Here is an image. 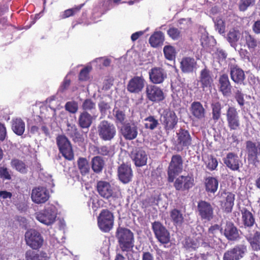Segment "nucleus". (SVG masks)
<instances>
[{"label": "nucleus", "instance_id": "nucleus-1", "mask_svg": "<svg viewBox=\"0 0 260 260\" xmlns=\"http://www.w3.org/2000/svg\"><path fill=\"white\" fill-rule=\"evenodd\" d=\"M115 237L122 252H128L133 250L135 245V237L130 229L119 226L116 230Z\"/></svg>", "mask_w": 260, "mask_h": 260}, {"label": "nucleus", "instance_id": "nucleus-2", "mask_svg": "<svg viewBox=\"0 0 260 260\" xmlns=\"http://www.w3.org/2000/svg\"><path fill=\"white\" fill-rule=\"evenodd\" d=\"M98 225L101 231L109 232L113 228L114 216L108 209H103L97 217Z\"/></svg>", "mask_w": 260, "mask_h": 260}, {"label": "nucleus", "instance_id": "nucleus-3", "mask_svg": "<svg viewBox=\"0 0 260 260\" xmlns=\"http://www.w3.org/2000/svg\"><path fill=\"white\" fill-rule=\"evenodd\" d=\"M183 160L180 154L173 155L169 164L167 170L168 180L173 182L177 175L182 172Z\"/></svg>", "mask_w": 260, "mask_h": 260}, {"label": "nucleus", "instance_id": "nucleus-4", "mask_svg": "<svg viewBox=\"0 0 260 260\" xmlns=\"http://www.w3.org/2000/svg\"><path fill=\"white\" fill-rule=\"evenodd\" d=\"M98 133L100 138L104 141H110L116 135V129L112 123L108 120H103L98 126Z\"/></svg>", "mask_w": 260, "mask_h": 260}, {"label": "nucleus", "instance_id": "nucleus-5", "mask_svg": "<svg viewBox=\"0 0 260 260\" xmlns=\"http://www.w3.org/2000/svg\"><path fill=\"white\" fill-rule=\"evenodd\" d=\"M159 121L166 132L173 129L176 126L178 119L175 112L169 108L164 109L160 114Z\"/></svg>", "mask_w": 260, "mask_h": 260}, {"label": "nucleus", "instance_id": "nucleus-6", "mask_svg": "<svg viewBox=\"0 0 260 260\" xmlns=\"http://www.w3.org/2000/svg\"><path fill=\"white\" fill-rule=\"evenodd\" d=\"M57 211L55 206L50 205L36 213V219L40 222L49 225L56 220Z\"/></svg>", "mask_w": 260, "mask_h": 260}, {"label": "nucleus", "instance_id": "nucleus-7", "mask_svg": "<svg viewBox=\"0 0 260 260\" xmlns=\"http://www.w3.org/2000/svg\"><path fill=\"white\" fill-rule=\"evenodd\" d=\"M26 244L32 250H39L43 246L44 239L39 232L34 229L27 230L24 235Z\"/></svg>", "mask_w": 260, "mask_h": 260}, {"label": "nucleus", "instance_id": "nucleus-8", "mask_svg": "<svg viewBox=\"0 0 260 260\" xmlns=\"http://www.w3.org/2000/svg\"><path fill=\"white\" fill-rule=\"evenodd\" d=\"M56 144L59 151L66 159L72 160L74 154L70 141L64 135H60L56 137Z\"/></svg>", "mask_w": 260, "mask_h": 260}, {"label": "nucleus", "instance_id": "nucleus-9", "mask_svg": "<svg viewBox=\"0 0 260 260\" xmlns=\"http://www.w3.org/2000/svg\"><path fill=\"white\" fill-rule=\"evenodd\" d=\"M225 117L228 127L231 131H237L240 128V118L236 108L229 106L226 111Z\"/></svg>", "mask_w": 260, "mask_h": 260}, {"label": "nucleus", "instance_id": "nucleus-10", "mask_svg": "<svg viewBox=\"0 0 260 260\" xmlns=\"http://www.w3.org/2000/svg\"><path fill=\"white\" fill-rule=\"evenodd\" d=\"M197 212L201 219L205 221H210L214 217L213 205L205 200H201L198 202Z\"/></svg>", "mask_w": 260, "mask_h": 260}, {"label": "nucleus", "instance_id": "nucleus-11", "mask_svg": "<svg viewBox=\"0 0 260 260\" xmlns=\"http://www.w3.org/2000/svg\"><path fill=\"white\" fill-rule=\"evenodd\" d=\"M147 99L153 103H159L165 99L162 89L154 84L147 85L145 89Z\"/></svg>", "mask_w": 260, "mask_h": 260}, {"label": "nucleus", "instance_id": "nucleus-12", "mask_svg": "<svg viewBox=\"0 0 260 260\" xmlns=\"http://www.w3.org/2000/svg\"><path fill=\"white\" fill-rule=\"evenodd\" d=\"M152 229L157 240L162 244H167L170 241V233L159 221L152 223Z\"/></svg>", "mask_w": 260, "mask_h": 260}, {"label": "nucleus", "instance_id": "nucleus-13", "mask_svg": "<svg viewBox=\"0 0 260 260\" xmlns=\"http://www.w3.org/2000/svg\"><path fill=\"white\" fill-rule=\"evenodd\" d=\"M194 185V180L192 176L181 175L175 180L174 186L176 190H188Z\"/></svg>", "mask_w": 260, "mask_h": 260}, {"label": "nucleus", "instance_id": "nucleus-14", "mask_svg": "<svg viewBox=\"0 0 260 260\" xmlns=\"http://www.w3.org/2000/svg\"><path fill=\"white\" fill-rule=\"evenodd\" d=\"M49 190L45 187L39 186L32 189L31 198L33 202L39 204L46 203L49 199Z\"/></svg>", "mask_w": 260, "mask_h": 260}, {"label": "nucleus", "instance_id": "nucleus-15", "mask_svg": "<svg viewBox=\"0 0 260 260\" xmlns=\"http://www.w3.org/2000/svg\"><path fill=\"white\" fill-rule=\"evenodd\" d=\"M245 144L248 160L253 162L258 161V157L260 155V142L248 140Z\"/></svg>", "mask_w": 260, "mask_h": 260}, {"label": "nucleus", "instance_id": "nucleus-16", "mask_svg": "<svg viewBox=\"0 0 260 260\" xmlns=\"http://www.w3.org/2000/svg\"><path fill=\"white\" fill-rule=\"evenodd\" d=\"M145 84V80L142 76H134L128 82L127 90L132 93H139L143 89Z\"/></svg>", "mask_w": 260, "mask_h": 260}, {"label": "nucleus", "instance_id": "nucleus-17", "mask_svg": "<svg viewBox=\"0 0 260 260\" xmlns=\"http://www.w3.org/2000/svg\"><path fill=\"white\" fill-rule=\"evenodd\" d=\"M96 188L99 195L106 200L115 197L113 187L107 181L102 180L98 181Z\"/></svg>", "mask_w": 260, "mask_h": 260}, {"label": "nucleus", "instance_id": "nucleus-18", "mask_svg": "<svg viewBox=\"0 0 260 260\" xmlns=\"http://www.w3.org/2000/svg\"><path fill=\"white\" fill-rule=\"evenodd\" d=\"M247 250L246 246L244 245L236 246L233 248L226 251L223 257V260H239L243 256Z\"/></svg>", "mask_w": 260, "mask_h": 260}, {"label": "nucleus", "instance_id": "nucleus-19", "mask_svg": "<svg viewBox=\"0 0 260 260\" xmlns=\"http://www.w3.org/2000/svg\"><path fill=\"white\" fill-rule=\"evenodd\" d=\"M120 132L126 140H133L138 136V127L135 123H126L122 126Z\"/></svg>", "mask_w": 260, "mask_h": 260}, {"label": "nucleus", "instance_id": "nucleus-20", "mask_svg": "<svg viewBox=\"0 0 260 260\" xmlns=\"http://www.w3.org/2000/svg\"><path fill=\"white\" fill-rule=\"evenodd\" d=\"M167 77L165 70L161 67L152 68L149 72L150 81L154 84L162 83Z\"/></svg>", "mask_w": 260, "mask_h": 260}, {"label": "nucleus", "instance_id": "nucleus-21", "mask_svg": "<svg viewBox=\"0 0 260 260\" xmlns=\"http://www.w3.org/2000/svg\"><path fill=\"white\" fill-rule=\"evenodd\" d=\"M117 174L119 180L124 184L129 182L133 176L131 166L124 163L118 167Z\"/></svg>", "mask_w": 260, "mask_h": 260}, {"label": "nucleus", "instance_id": "nucleus-22", "mask_svg": "<svg viewBox=\"0 0 260 260\" xmlns=\"http://www.w3.org/2000/svg\"><path fill=\"white\" fill-rule=\"evenodd\" d=\"M222 234L229 241H236L240 238L238 228L231 221L226 222L222 229Z\"/></svg>", "mask_w": 260, "mask_h": 260}, {"label": "nucleus", "instance_id": "nucleus-23", "mask_svg": "<svg viewBox=\"0 0 260 260\" xmlns=\"http://www.w3.org/2000/svg\"><path fill=\"white\" fill-rule=\"evenodd\" d=\"M218 89L224 96H229L232 93V86L226 74L221 75L218 79Z\"/></svg>", "mask_w": 260, "mask_h": 260}, {"label": "nucleus", "instance_id": "nucleus-24", "mask_svg": "<svg viewBox=\"0 0 260 260\" xmlns=\"http://www.w3.org/2000/svg\"><path fill=\"white\" fill-rule=\"evenodd\" d=\"M225 165L232 171H239L241 162L238 155L234 152L228 153L223 158Z\"/></svg>", "mask_w": 260, "mask_h": 260}, {"label": "nucleus", "instance_id": "nucleus-25", "mask_svg": "<svg viewBox=\"0 0 260 260\" xmlns=\"http://www.w3.org/2000/svg\"><path fill=\"white\" fill-rule=\"evenodd\" d=\"M229 69L230 77L232 81L237 84L243 83L245 79L243 70L236 64H231Z\"/></svg>", "mask_w": 260, "mask_h": 260}, {"label": "nucleus", "instance_id": "nucleus-26", "mask_svg": "<svg viewBox=\"0 0 260 260\" xmlns=\"http://www.w3.org/2000/svg\"><path fill=\"white\" fill-rule=\"evenodd\" d=\"M177 144L183 149L188 148L191 144L192 139L189 132L180 128L177 133Z\"/></svg>", "mask_w": 260, "mask_h": 260}, {"label": "nucleus", "instance_id": "nucleus-27", "mask_svg": "<svg viewBox=\"0 0 260 260\" xmlns=\"http://www.w3.org/2000/svg\"><path fill=\"white\" fill-rule=\"evenodd\" d=\"M192 116L198 120L204 119L206 115V110L201 102H192L189 108Z\"/></svg>", "mask_w": 260, "mask_h": 260}, {"label": "nucleus", "instance_id": "nucleus-28", "mask_svg": "<svg viewBox=\"0 0 260 260\" xmlns=\"http://www.w3.org/2000/svg\"><path fill=\"white\" fill-rule=\"evenodd\" d=\"M200 81L203 90L206 88L211 87L213 83V79L212 73L209 69L205 68L201 71Z\"/></svg>", "mask_w": 260, "mask_h": 260}, {"label": "nucleus", "instance_id": "nucleus-29", "mask_svg": "<svg viewBox=\"0 0 260 260\" xmlns=\"http://www.w3.org/2000/svg\"><path fill=\"white\" fill-rule=\"evenodd\" d=\"M66 134L75 143L83 142L84 141L83 135L80 134L75 124H67Z\"/></svg>", "mask_w": 260, "mask_h": 260}, {"label": "nucleus", "instance_id": "nucleus-30", "mask_svg": "<svg viewBox=\"0 0 260 260\" xmlns=\"http://www.w3.org/2000/svg\"><path fill=\"white\" fill-rule=\"evenodd\" d=\"M240 212L244 226L245 228L252 227L255 223V218L253 214L245 207L240 209Z\"/></svg>", "mask_w": 260, "mask_h": 260}, {"label": "nucleus", "instance_id": "nucleus-31", "mask_svg": "<svg viewBox=\"0 0 260 260\" xmlns=\"http://www.w3.org/2000/svg\"><path fill=\"white\" fill-rule=\"evenodd\" d=\"M245 239L249 243L252 250H260V231H256L253 234H247Z\"/></svg>", "mask_w": 260, "mask_h": 260}, {"label": "nucleus", "instance_id": "nucleus-32", "mask_svg": "<svg viewBox=\"0 0 260 260\" xmlns=\"http://www.w3.org/2000/svg\"><path fill=\"white\" fill-rule=\"evenodd\" d=\"M244 39L247 48L250 51L255 50L260 45V41L248 31H245Z\"/></svg>", "mask_w": 260, "mask_h": 260}, {"label": "nucleus", "instance_id": "nucleus-33", "mask_svg": "<svg viewBox=\"0 0 260 260\" xmlns=\"http://www.w3.org/2000/svg\"><path fill=\"white\" fill-rule=\"evenodd\" d=\"M93 116L86 112H82L79 115L78 124L81 128H88L92 124Z\"/></svg>", "mask_w": 260, "mask_h": 260}, {"label": "nucleus", "instance_id": "nucleus-34", "mask_svg": "<svg viewBox=\"0 0 260 260\" xmlns=\"http://www.w3.org/2000/svg\"><path fill=\"white\" fill-rule=\"evenodd\" d=\"M147 159L148 155L144 150L141 148L136 150L134 155L133 160L137 167H141L146 165Z\"/></svg>", "mask_w": 260, "mask_h": 260}, {"label": "nucleus", "instance_id": "nucleus-35", "mask_svg": "<svg viewBox=\"0 0 260 260\" xmlns=\"http://www.w3.org/2000/svg\"><path fill=\"white\" fill-rule=\"evenodd\" d=\"M165 41V36L161 31H155L150 36L149 43L151 46L154 48L161 46Z\"/></svg>", "mask_w": 260, "mask_h": 260}, {"label": "nucleus", "instance_id": "nucleus-36", "mask_svg": "<svg viewBox=\"0 0 260 260\" xmlns=\"http://www.w3.org/2000/svg\"><path fill=\"white\" fill-rule=\"evenodd\" d=\"M196 62L193 58L186 57L182 58L180 62V68L184 73L193 71Z\"/></svg>", "mask_w": 260, "mask_h": 260}, {"label": "nucleus", "instance_id": "nucleus-37", "mask_svg": "<svg viewBox=\"0 0 260 260\" xmlns=\"http://www.w3.org/2000/svg\"><path fill=\"white\" fill-rule=\"evenodd\" d=\"M211 119L214 123L218 121L221 117L222 106L219 102H213L211 104Z\"/></svg>", "mask_w": 260, "mask_h": 260}, {"label": "nucleus", "instance_id": "nucleus-38", "mask_svg": "<svg viewBox=\"0 0 260 260\" xmlns=\"http://www.w3.org/2000/svg\"><path fill=\"white\" fill-rule=\"evenodd\" d=\"M205 186L208 193H214L217 190L218 181L213 177H208L205 179Z\"/></svg>", "mask_w": 260, "mask_h": 260}, {"label": "nucleus", "instance_id": "nucleus-39", "mask_svg": "<svg viewBox=\"0 0 260 260\" xmlns=\"http://www.w3.org/2000/svg\"><path fill=\"white\" fill-rule=\"evenodd\" d=\"M26 260H47L48 256L46 252L41 251L38 253L33 250H28L25 254Z\"/></svg>", "mask_w": 260, "mask_h": 260}, {"label": "nucleus", "instance_id": "nucleus-40", "mask_svg": "<svg viewBox=\"0 0 260 260\" xmlns=\"http://www.w3.org/2000/svg\"><path fill=\"white\" fill-rule=\"evenodd\" d=\"M105 166V161L100 156L93 157L91 159V168L95 173H101Z\"/></svg>", "mask_w": 260, "mask_h": 260}, {"label": "nucleus", "instance_id": "nucleus-41", "mask_svg": "<svg viewBox=\"0 0 260 260\" xmlns=\"http://www.w3.org/2000/svg\"><path fill=\"white\" fill-rule=\"evenodd\" d=\"M11 167L21 174L27 172V166L22 160L17 158H13L10 162Z\"/></svg>", "mask_w": 260, "mask_h": 260}, {"label": "nucleus", "instance_id": "nucleus-42", "mask_svg": "<svg viewBox=\"0 0 260 260\" xmlns=\"http://www.w3.org/2000/svg\"><path fill=\"white\" fill-rule=\"evenodd\" d=\"M170 218L176 226L181 225L184 221L182 213L177 209H174L170 211Z\"/></svg>", "mask_w": 260, "mask_h": 260}, {"label": "nucleus", "instance_id": "nucleus-43", "mask_svg": "<svg viewBox=\"0 0 260 260\" xmlns=\"http://www.w3.org/2000/svg\"><path fill=\"white\" fill-rule=\"evenodd\" d=\"M240 36V30L234 27L230 30L227 35V40L232 46L236 45Z\"/></svg>", "mask_w": 260, "mask_h": 260}, {"label": "nucleus", "instance_id": "nucleus-44", "mask_svg": "<svg viewBox=\"0 0 260 260\" xmlns=\"http://www.w3.org/2000/svg\"><path fill=\"white\" fill-rule=\"evenodd\" d=\"M78 168L83 176L89 173L90 166L87 159L84 157H79L77 160Z\"/></svg>", "mask_w": 260, "mask_h": 260}, {"label": "nucleus", "instance_id": "nucleus-45", "mask_svg": "<svg viewBox=\"0 0 260 260\" xmlns=\"http://www.w3.org/2000/svg\"><path fill=\"white\" fill-rule=\"evenodd\" d=\"M13 132L18 136H21L24 132L25 123L21 119H16L12 123Z\"/></svg>", "mask_w": 260, "mask_h": 260}, {"label": "nucleus", "instance_id": "nucleus-46", "mask_svg": "<svg viewBox=\"0 0 260 260\" xmlns=\"http://www.w3.org/2000/svg\"><path fill=\"white\" fill-rule=\"evenodd\" d=\"M225 202L224 204V210L227 213L232 212L234 205L235 194L232 192H228L225 193Z\"/></svg>", "mask_w": 260, "mask_h": 260}, {"label": "nucleus", "instance_id": "nucleus-47", "mask_svg": "<svg viewBox=\"0 0 260 260\" xmlns=\"http://www.w3.org/2000/svg\"><path fill=\"white\" fill-rule=\"evenodd\" d=\"M81 108L82 112L87 113H93L96 111L95 103L91 99H85L82 103Z\"/></svg>", "mask_w": 260, "mask_h": 260}, {"label": "nucleus", "instance_id": "nucleus-48", "mask_svg": "<svg viewBox=\"0 0 260 260\" xmlns=\"http://www.w3.org/2000/svg\"><path fill=\"white\" fill-rule=\"evenodd\" d=\"M94 152L98 154L102 155V156H110L113 153V150L111 146H108L107 145H103L100 147L95 146L94 147Z\"/></svg>", "mask_w": 260, "mask_h": 260}, {"label": "nucleus", "instance_id": "nucleus-49", "mask_svg": "<svg viewBox=\"0 0 260 260\" xmlns=\"http://www.w3.org/2000/svg\"><path fill=\"white\" fill-rule=\"evenodd\" d=\"M83 6V4H82L64 11L63 13L60 15V19H64L69 17L74 16L75 14L80 11Z\"/></svg>", "mask_w": 260, "mask_h": 260}, {"label": "nucleus", "instance_id": "nucleus-50", "mask_svg": "<svg viewBox=\"0 0 260 260\" xmlns=\"http://www.w3.org/2000/svg\"><path fill=\"white\" fill-rule=\"evenodd\" d=\"M145 123L144 124L145 127L146 129H149L150 130H153L158 125V120L155 118L153 116H149L144 119Z\"/></svg>", "mask_w": 260, "mask_h": 260}, {"label": "nucleus", "instance_id": "nucleus-51", "mask_svg": "<svg viewBox=\"0 0 260 260\" xmlns=\"http://www.w3.org/2000/svg\"><path fill=\"white\" fill-rule=\"evenodd\" d=\"M205 163L207 168L210 171L215 170L218 166L217 160L213 155H208L205 159Z\"/></svg>", "mask_w": 260, "mask_h": 260}, {"label": "nucleus", "instance_id": "nucleus-52", "mask_svg": "<svg viewBox=\"0 0 260 260\" xmlns=\"http://www.w3.org/2000/svg\"><path fill=\"white\" fill-rule=\"evenodd\" d=\"M164 55L166 59L169 60H172L175 57V48L171 45H166L163 49Z\"/></svg>", "mask_w": 260, "mask_h": 260}, {"label": "nucleus", "instance_id": "nucleus-53", "mask_svg": "<svg viewBox=\"0 0 260 260\" xmlns=\"http://www.w3.org/2000/svg\"><path fill=\"white\" fill-rule=\"evenodd\" d=\"M167 34L172 40H178L182 37L181 31L176 27H171L167 30Z\"/></svg>", "mask_w": 260, "mask_h": 260}, {"label": "nucleus", "instance_id": "nucleus-54", "mask_svg": "<svg viewBox=\"0 0 260 260\" xmlns=\"http://www.w3.org/2000/svg\"><path fill=\"white\" fill-rule=\"evenodd\" d=\"M113 112L116 119L115 122L116 123L123 124L126 118L124 111L117 108H114Z\"/></svg>", "mask_w": 260, "mask_h": 260}, {"label": "nucleus", "instance_id": "nucleus-55", "mask_svg": "<svg viewBox=\"0 0 260 260\" xmlns=\"http://www.w3.org/2000/svg\"><path fill=\"white\" fill-rule=\"evenodd\" d=\"M255 0H240L238 4V9L241 12H244L247 9L255 4Z\"/></svg>", "mask_w": 260, "mask_h": 260}, {"label": "nucleus", "instance_id": "nucleus-56", "mask_svg": "<svg viewBox=\"0 0 260 260\" xmlns=\"http://www.w3.org/2000/svg\"><path fill=\"white\" fill-rule=\"evenodd\" d=\"M199 246V243L196 240L189 237L186 238L184 246L186 249L195 250L196 248H198Z\"/></svg>", "mask_w": 260, "mask_h": 260}, {"label": "nucleus", "instance_id": "nucleus-57", "mask_svg": "<svg viewBox=\"0 0 260 260\" xmlns=\"http://www.w3.org/2000/svg\"><path fill=\"white\" fill-rule=\"evenodd\" d=\"M65 109L69 112L74 114L78 111V104L75 102H68L65 105Z\"/></svg>", "mask_w": 260, "mask_h": 260}, {"label": "nucleus", "instance_id": "nucleus-58", "mask_svg": "<svg viewBox=\"0 0 260 260\" xmlns=\"http://www.w3.org/2000/svg\"><path fill=\"white\" fill-rule=\"evenodd\" d=\"M215 24L216 29L218 30L220 34H223L225 32V22L221 18H217L215 22Z\"/></svg>", "mask_w": 260, "mask_h": 260}, {"label": "nucleus", "instance_id": "nucleus-59", "mask_svg": "<svg viewBox=\"0 0 260 260\" xmlns=\"http://www.w3.org/2000/svg\"><path fill=\"white\" fill-rule=\"evenodd\" d=\"M235 98L240 107H243L245 104L244 94L241 90H237L235 92Z\"/></svg>", "mask_w": 260, "mask_h": 260}, {"label": "nucleus", "instance_id": "nucleus-60", "mask_svg": "<svg viewBox=\"0 0 260 260\" xmlns=\"http://www.w3.org/2000/svg\"><path fill=\"white\" fill-rule=\"evenodd\" d=\"M90 70L88 68L85 67L82 69L79 75V79L81 81H86L89 78Z\"/></svg>", "mask_w": 260, "mask_h": 260}, {"label": "nucleus", "instance_id": "nucleus-61", "mask_svg": "<svg viewBox=\"0 0 260 260\" xmlns=\"http://www.w3.org/2000/svg\"><path fill=\"white\" fill-rule=\"evenodd\" d=\"M71 81L70 80V79H69L68 78V76H66L63 80V82H62L60 87H59V89H60V91L62 92H64V91H66V90H67L70 84H71Z\"/></svg>", "mask_w": 260, "mask_h": 260}, {"label": "nucleus", "instance_id": "nucleus-62", "mask_svg": "<svg viewBox=\"0 0 260 260\" xmlns=\"http://www.w3.org/2000/svg\"><path fill=\"white\" fill-rule=\"evenodd\" d=\"M0 177L3 179L10 180L11 176L6 167L0 168Z\"/></svg>", "mask_w": 260, "mask_h": 260}, {"label": "nucleus", "instance_id": "nucleus-63", "mask_svg": "<svg viewBox=\"0 0 260 260\" xmlns=\"http://www.w3.org/2000/svg\"><path fill=\"white\" fill-rule=\"evenodd\" d=\"M219 231L221 232V233H222V228L221 227V226L218 224H214L209 228L208 233L209 234L214 235Z\"/></svg>", "mask_w": 260, "mask_h": 260}, {"label": "nucleus", "instance_id": "nucleus-64", "mask_svg": "<svg viewBox=\"0 0 260 260\" xmlns=\"http://www.w3.org/2000/svg\"><path fill=\"white\" fill-rule=\"evenodd\" d=\"M252 29L255 34H260V20L254 22L252 26Z\"/></svg>", "mask_w": 260, "mask_h": 260}]
</instances>
